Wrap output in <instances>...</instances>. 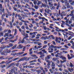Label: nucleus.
<instances>
[{
  "instance_id": "nucleus-12",
  "label": "nucleus",
  "mask_w": 74,
  "mask_h": 74,
  "mask_svg": "<svg viewBox=\"0 0 74 74\" xmlns=\"http://www.w3.org/2000/svg\"><path fill=\"white\" fill-rule=\"evenodd\" d=\"M74 57V56H68V58L69 60L71 59H72V58H73Z\"/></svg>"
},
{
  "instance_id": "nucleus-47",
  "label": "nucleus",
  "mask_w": 74,
  "mask_h": 74,
  "mask_svg": "<svg viewBox=\"0 0 74 74\" xmlns=\"http://www.w3.org/2000/svg\"><path fill=\"white\" fill-rule=\"evenodd\" d=\"M42 52H43V53H46L47 52V51H45V49H43L42 50Z\"/></svg>"
},
{
  "instance_id": "nucleus-17",
  "label": "nucleus",
  "mask_w": 74,
  "mask_h": 74,
  "mask_svg": "<svg viewBox=\"0 0 74 74\" xmlns=\"http://www.w3.org/2000/svg\"><path fill=\"white\" fill-rule=\"evenodd\" d=\"M32 41H40V42H41V40H40V39H38V40H36V39H33V40H32Z\"/></svg>"
},
{
  "instance_id": "nucleus-1",
  "label": "nucleus",
  "mask_w": 74,
  "mask_h": 74,
  "mask_svg": "<svg viewBox=\"0 0 74 74\" xmlns=\"http://www.w3.org/2000/svg\"><path fill=\"white\" fill-rule=\"evenodd\" d=\"M24 53V52H20L18 53H11V55H13V56H15L16 55H22V54Z\"/></svg>"
},
{
  "instance_id": "nucleus-62",
  "label": "nucleus",
  "mask_w": 74,
  "mask_h": 74,
  "mask_svg": "<svg viewBox=\"0 0 74 74\" xmlns=\"http://www.w3.org/2000/svg\"><path fill=\"white\" fill-rule=\"evenodd\" d=\"M41 48H42V46H38V47L36 48V49H38Z\"/></svg>"
},
{
  "instance_id": "nucleus-18",
  "label": "nucleus",
  "mask_w": 74,
  "mask_h": 74,
  "mask_svg": "<svg viewBox=\"0 0 74 74\" xmlns=\"http://www.w3.org/2000/svg\"><path fill=\"white\" fill-rule=\"evenodd\" d=\"M26 58H22L20 59L19 60V61L20 62V61H22V60H26Z\"/></svg>"
},
{
  "instance_id": "nucleus-14",
  "label": "nucleus",
  "mask_w": 74,
  "mask_h": 74,
  "mask_svg": "<svg viewBox=\"0 0 74 74\" xmlns=\"http://www.w3.org/2000/svg\"><path fill=\"white\" fill-rule=\"evenodd\" d=\"M23 47V46L21 45H19L17 47L18 49H22Z\"/></svg>"
},
{
  "instance_id": "nucleus-38",
  "label": "nucleus",
  "mask_w": 74,
  "mask_h": 74,
  "mask_svg": "<svg viewBox=\"0 0 74 74\" xmlns=\"http://www.w3.org/2000/svg\"><path fill=\"white\" fill-rule=\"evenodd\" d=\"M15 40H10V42H15Z\"/></svg>"
},
{
  "instance_id": "nucleus-52",
  "label": "nucleus",
  "mask_w": 74,
  "mask_h": 74,
  "mask_svg": "<svg viewBox=\"0 0 74 74\" xmlns=\"http://www.w3.org/2000/svg\"><path fill=\"white\" fill-rule=\"evenodd\" d=\"M57 60V58H53V60L54 62H55V61H56V60Z\"/></svg>"
},
{
  "instance_id": "nucleus-11",
  "label": "nucleus",
  "mask_w": 74,
  "mask_h": 74,
  "mask_svg": "<svg viewBox=\"0 0 74 74\" xmlns=\"http://www.w3.org/2000/svg\"><path fill=\"white\" fill-rule=\"evenodd\" d=\"M67 7L68 8H69L71 10H73V7L69 5L67 6Z\"/></svg>"
},
{
  "instance_id": "nucleus-42",
  "label": "nucleus",
  "mask_w": 74,
  "mask_h": 74,
  "mask_svg": "<svg viewBox=\"0 0 74 74\" xmlns=\"http://www.w3.org/2000/svg\"><path fill=\"white\" fill-rule=\"evenodd\" d=\"M40 12L41 13H42V12H43V9H40L39 10Z\"/></svg>"
},
{
  "instance_id": "nucleus-22",
  "label": "nucleus",
  "mask_w": 74,
  "mask_h": 74,
  "mask_svg": "<svg viewBox=\"0 0 74 74\" xmlns=\"http://www.w3.org/2000/svg\"><path fill=\"white\" fill-rule=\"evenodd\" d=\"M36 72H37L38 74H40V73H41V71L40 70H39L36 71Z\"/></svg>"
},
{
  "instance_id": "nucleus-63",
  "label": "nucleus",
  "mask_w": 74,
  "mask_h": 74,
  "mask_svg": "<svg viewBox=\"0 0 74 74\" xmlns=\"http://www.w3.org/2000/svg\"><path fill=\"white\" fill-rule=\"evenodd\" d=\"M19 58H15L13 60V61H15V60H18V59Z\"/></svg>"
},
{
  "instance_id": "nucleus-25",
  "label": "nucleus",
  "mask_w": 74,
  "mask_h": 74,
  "mask_svg": "<svg viewBox=\"0 0 74 74\" xmlns=\"http://www.w3.org/2000/svg\"><path fill=\"white\" fill-rule=\"evenodd\" d=\"M1 49H4L5 48V45H2L1 46Z\"/></svg>"
},
{
  "instance_id": "nucleus-46",
  "label": "nucleus",
  "mask_w": 74,
  "mask_h": 74,
  "mask_svg": "<svg viewBox=\"0 0 74 74\" xmlns=\"http://www.w3.org/2000/svg\"><path fill=\"white\" fill-rule=\"evenodd\" d=\"M69 28H68V29L70 30H72V28H71V27L70 25L69 26Z\"/></svg>"
},
{
  "instance_id": "nucleus-13",
  "label": "nucleus",
  "mask_w": 74,
  "mask_h": 74,
  "mask_svg": "<svg viewBox=\"0 0 74 74\" xmlns=\"http://www.w3.org/2000/svg\"><path fill=\"white\" fill-rule=\"evenodd\" d=\"M5 50L1 53V55H7V53L5 52Z\"/></svg>"
},
{
  "instance_id": "nucleus-58",
  "label": "nucleus",
  "mask_w": 74,
  "mask_h": 74,
  "mask_svg": "<svg viewBox=\"0 0 74 74\" xmlns=\"http://www.w3.org/2000/svg\"><path fill=\"white\" fill-rule=\"evenodd\" d=\"M72 38V37H71V36H70L68 38V40H70Z\"/></svg>"
},
{
  "instance_id": "nucleus-7",
  "label": "nucleus",
  "mask_w": 74,
  "mask_h": 74,
  "mask_svg": "<svg viewBox=\"0 0 74 74\" xmlns=\"http://www.w3.org/2000/svg\"><path fill=\"white\" fill-rule=\"evenodd\" d=\"M5 52L6 53H8L11 52V50H8V49H5Z\"/></svg>"
},
{
  "instance_id": "nucleus-56",
  "label": "nucleus",
  "mask_w": 74,
  "mask_h": 74,
  "mask_svg": "<svg viewBox=\"0 0 74 74\" xmlns=\"http://www.w3.org/2000/svg\"><path fill=\"white\" fill-rule=\"evenodd\" d=\"M58 39H59V38H57V37H56V41L57 42H58Z\"/></svg>"
},
{
  "instance_id": "nucleus-45",
  "label": "nucleus",
  "mask_w": 74,
  "mask_h": 74,
  "mask_svg": "<svg viewBox=\"0 0 74 74\" xmlns=\"http://www.w3.org/2000/svg\"><path fill=\"white\" fill-rule=\"evenodd\" d=\"M51 12V10H49V9H48L47 10V14H49V12Z\"/></svg>"
},
{
  "instance_id": "nucleus-4",
  "label": "nucleus",
  "mask_w": 74,
  "mask_h": 74,
  "mask_svg": "<svg viewBox=\"0 0 74 74\" xmlns=\"http://www.w3.org/2000/svg\"><path fill=\"white\" fill-rule=\"evenodd\" d=\"M69 15L71 16H72L70 18V21H72V20L74 21V14L71 13L69 14Z\"/></svg>"
},
{
  "instance_id": "nucleus-36",
  "label": "nucleus",
  "mask_w": 74,
  "mask_h": 74,
  "mask_svg": "<svg viewBox=\"0 0 74 74\" xmlns=\"http://www.w3.org/2000/svg\"><path fill=\"white\" fill-rule=\"evenodd\" d=\"M7 58V57L4 58H3V57H0V59H6Z\"/></svg>"
},
{
  "instance_id": "nucleus-43",
  "label": "nucleus",
  "mask_w": 74,
  "mask_h": 74,
  "mask_svg": "<svg viewBox=\"0 0 74 74\" xmlns=\"http://www.w3.org/2000/svg\"><path fill=\"white\" fill-rule=\"evenodd\" d=\"M23 10L24 11H25V12H29V11L26 9H24Z\"/></svg>"
},
{
  "instance_id": "nucleus-21",
  "label": "nucleus",
  "mask_w": 74,
  "mask_h": 74,
  "mask_svg": "<svg viewBox=\"0 0 74 74\" xmlns=\"http://www.w3.org/2000/svg\"><path fill=\"white\" fill-rule=\"evenodd\" d=\"M47 68L48 69H49V68H50V66H51V64L50 63H48V64H47Z\"/></svg>"
},
{
  "instance_id": "nucleus-3",
  "label": "nucleus",
  "mask_w": 74,
  "mask_h": 74,
  "mask_svg": "<svg viewBox=\"0 0 74 74\" xmlns=\"http://www.w3.org/2000/svg\"><path fill=\"white\" fill-rule=\"evenodd\" d=\"M51 48H57V49H60L61 48H62V46H53V45H51Z\"/></svg>"
},
{
  "instance_id": "nucleus-34",
  "label": "nucleus",
  "mask_w": 74,
  "mask_h": 74,
  "mask_svg": "<svg viewBox=\"0 0 74 74\" xmlns=\"http://www.w3.org/2000/svg\"><path fill=\"white\" fill-rule=\"evenodd\" d=\"M37 45H39V46H41L42 45V44L41 43L38 42L37 44Z\"/></svg>"
},
{
  "instance_id": "nucleus-37",
  "label": "nucleus",
  "mask_w": 74,
  "mask_h": 74,
  "mask_svg": "<svg viewBox=\"0 0 74 74\" xmlns=\"http://www.w3.org/2000/svg\"><path fill=\"white\" fill-rule=\"evenodd\" d=\"M59 32H64V30H63L62 29H59Z\"/></svg>"
},
{
  "instance_id": "nucleus-39",
  "label": "nucleus",
  "mask_w": 74,
  "mask_h": 74,
  "mask_svg": "<svg viewBox=\"0 0 74 74\" xmlns=\"http://www.w3.org/2000/svg\"><path fill=\"white\" fill-rule=\"evenodd\" d=\"M70 65L71 67H73V64H72V63H71V62H70Z\"/></svg>"
},
{
  "instance_id": "nucleus-54",
  "label": "nucleus",
  "mask_w": 74,
  "mask_h": 74,
  "mask_svg": "<svg viewBox=\"0 0 74 74\" xmlns=\"http://www.w3.org/2000/svg\"><path fill=\"white\" fill-rule=\"evenodd\" d=\"M62 66H63V65H61V64H60L58 66V67H60V68H62Z\"/></svg>"
},
{
  "instance_id": "nucleus-9",
  "label": "nucleus",
  "mask_w": 74,
  "mask_h": 74,
  "mask_svg": "<svg viewBox=\"0 0 74 74\" xmlns=\"http://www.w3.org/2000/svg\"><path fill=\"white\" fill-rule=\"evenodd\" d=\"M68 34H69V33L68 32H64L63 33V35H64V36H66V38L68 37V36H67V35Z\"/></svg>"
},
{
  "instance_id": "nucleus-24",
  "label": "nucleus",
  "mask_w": 74,
  "mask_h": 74,
  "mask_svg": "<svg viewBox=\"0 0 74 74\" xmlns=\"http://www.w3.org/2000/svg\"><path fill=\"white\" fill-rule=\"evenodd\" d=\"M25 36L24 37V38L25 39H26V38H28L29 37V36H28V34H25Z\"/></svg>"
},
{
  "instance_id": "nucleus-26",
  "label": "nucleus",
  "mask_w": 74,
  "mask_h": 74,
  "mask_svg": "<svg viewBox=\"0 0 74 74\" xmlns=\"http://www.w3.org/2000/svg\"><path fill=\"white\" fill-rule=\"evenodd\" d=\"M49 5H51L52 6H53V5L52 3V2H49Z\"/></svg>"
},
{
  "instance_id": "nucleus-20",
  "label": "nucleus",
  "mask_w": 74,
  "mask_h": 74,
  "mask_svg": "<svg viewBox=\"0 0 74 74\" xmlns=\"http://www.w3.org/2000/svg\"><path fill=\"white\" fill-rule=\"evenodd\" d=\"M8 6V7L9 10H11V7L9 5V3H8L7 4Z\"/></svg>"
},
{
  "instance_id": "nucleus-19",
  "label": "nucleus",
  "mask_w": 74,
  "mask_h": 74,
  "mask_svg": "<svg viewBox=\"0 0 74 74\" xmlns=\"http://www.w3.org/2000/svg\"><path fill=\"white\" fill-rule=\"evenodd\" d=\"M8 34H9L8 33H5L4 36V37H8Z\"/></svg>"
},
{
  "instance_id": "nucleus-2",
  "label": "nucleus",
  "mask_w": 74,
  "mask_h": 74,
  "mask_svg": "<svg viewBox=\"0 0 74 74\" xmlns=\"http://www.w3.org/2000/svg\"><path fill=\"white\" fill-rule=\"evenodd\" d=\"M2 8H3V6H2V4H0V11H1L0 14L1 15H2V12H4V8H3L2 9Z\"/></svg>"
},
{
  "instance_id": "nucleus-53",
  "label": "nucleus",
  "mask_w": 74,
  "mask_h": 74,
  "mask_svg": "<svg viewBox=\"0 0 74 74\" xmlns=\"http://www.w3.org/2000/svg\"><path fill=\"white\" fill-rule=\"evenodd\" d=\"M43 29L45 30H47V28L46 26H43Z\"/></svg>"
},
{
  "instance_id": "nucleus-6",
  "label": "nucleus",
  "mask_w": 74,
  "mask_h": 74,
  "mask_svg": "<svg viewBox=\"0 0 74 74\" xmlns=\"http://www.w3.org/2000/svg\"><path fill=\"white\" fill-rule=\"evenodd\" d=\"M64 3L65 6H67L69 5V3H68V1L67 0H64Z\"/></svg>"
},
{
  "instance_id": "nucleus-49",
  "label": "nucleus",
  "mask_w": 74,
  "mask_h": 74,
  "mask_svg": "<svg viewBox=\"0 0 74 74\" xmlns=\"http://www.w3.org/2000/svg\"><path fill=\"white\" fill-rule=\"evenodd\" d=\"M4 14L5 15H5L6 16V18H8V14H7V13H4Z\"/></svg>"
},
{
  "instance_id": "nucleus-55",
  "label": "nucleus",
  "mask_w": 74,
  "mask_h": 74,
  "mask_svg": "<svg viewBox=\"0 0 74 74\" xmlns=\"http://www.w3.org/2000/svg\"><path fill=\"white\" fill-rule=\"evenodd\" d=\"M14 17L13 16L12 18V23H13V22H14Z\"/></svg>"
},
{
  "instance_id": "nucleus-51",
  "label": "nucleus",
  "mask_w": 74,
  "mask_h": 74,
  "mask_svg": "<svg viewBox=\"0 0 74 74\" xmlns=\"http://www.w3.org/2000/svg\"><path fill=\"white\" fill-rule=\"evenodd\" d=\"M24 2L25 3H29V0H24Z\"/></svg>"
},
{
  "instance_id": "nucleus-23",
  "label": "nucleus",
  "mask_w": 74,
  "mask_h": 74,
  "mask_svg": "<svg viewBox=\"0 0 74 74\" xmlns=\"http://www.w3.org/2000/svg\"><path fill=\"white\" fill-rule=\"evenodd\" d=\"M34 67V66H28V68H29V69H33Z\"/></svg>"
},
{
  "instance_id": "nucleus-48",
  "label": "nucleus",
  "mask_w": 74,
  "mask_h": 74,
  "mask_svg": "<svg viewBox=\"0 0 74 74\" xmlns=\"http://www.w3.org/2000/svg\"><path fill=\"white\" fill-rule=\"evenodd\" d=\"M63 71L65 73H69V71L67 70L66 69H64V70Z\"/></svg>"
},
{
  "instance_id": "nucleus-31",
  "label": "nucleus",
  "mask_w": 74,
  "mask_h": 74,
  "mask_svg": "<svg viewBox=\"0 0 74 74\" xmlns=\"http://www.w3.org/2000/svg\"><path fill=\"white\" fill-rule=\"evenodd\" d=\"M21 34L23 36H25V33L24 32H21Z\"/></svg>"
},
{
  "instance_id": "nucleus-10",
  "label": "nucleus",
  "mask_w": 74,
  "mask_h": 74,
  "mask_svg": "<svg viewBox=\"0 0 74 74\" xmlns=\"http://www.w3.org/2000/svg\"><path fill=\"white\" fill-rule=\"evenodd\" d=\"M48 50L49 51L48 52L49 53H52V52H53V49H50L48 48Z\"/></svg>"
},
{
  "instance_id": "nucleus-32",
  "label": "nucleus",
  "mask_w": 74,
  "mask_h": 74,
  "mask_svg": "<svg viewBox=\"0 0 74 74\" xmlns=\"http://www.w3.org/2000/svg\"><path fill=\"white\" fill-rule=\"evenodd\" d=\"M29 25H29V27L30 28H32L33 27V24H32L31 23H29Z\"/></svg>"
},
{
  "instance_id": "nucleus-29",
  "label": "nucleus",
  "mask_w": 74,
  "mask_h": 74,
  "mask_svg": "<svg viewBox=\"0 0 74 74\" xmlns=\"http://www.w3.org/2000/svg\"><path fill=\"white\" fill-rule=\"evenodd\" d=\"M34 3L35 5H37V1L36 0L34 1Z\"/></svg>"
},
{
  "instance_id": "nucleus-8",
  "label": "nucleus",
  "mask_w": 74,
  "mask_h": 74,
  "mask_svg": "<svg viewBox=\"0 0 74 74\" xmlns=\"http://www.w3.org/2000/svg\"><path fill=\"white\" fill-rule=\"evenodd\" d=\"M60 58H62V60H66V58L62 56H61L60 57Z\"/></svg>"
},
{
  "instance_id": "nucleus-28",
  "label": "nucleus",
  "mask_w": 74,
  "mask_h": 74,
  "mask_svg": "<svg viewBox=\"0 0 74 74\" xmlns=\"http://www.w3.org/2000/svg\"><path fill=\"white\" fill-rule=\"evenodd\" d=\"M51 66H55V62H52Z\"/></svg>"
},
{
  "instance_id": "nucleus-50",
  "label": "nucleus",
  "mask_w": 74,
  "mask_h": 74,
  "mask_svg": "<svg viewBox=\"0 0 74 74\" xmlns=\"http://www.w3.org/2000/svg\"><path fill=\"white\" fill-rule=\"evenodd\" d=\"M5 66H6L5 65H2L1 68L2 69H3V68H4V67H5Z\"/></svg>"
},
{
  "instance_id": "nucleus-60",
  "label": "nucleus",
  "mask_w": 74,
  "mask_h": 74,
  "mask_svg": "<svg viewBox=\"0 0 74 74\" xmlns=\"http://www.w3.org/2000/svg\"><path fill=\"white\" fill-rule=\"evenodd\" d=\"M8 15H10V16H11V15H12V14H11V12H8Z\"/></svg>"
},
{
  "instance_id": "nucleus-16",
  "label": "nucleus",
  "mask_w": 74,
  "mask_h": 74,
  "mask_svg": "<svg viewBox=\"0 0 74 74\" xmlns=\"http://www.w3.org/2000/svg\"><path fill=\"white\" fill-rule=\"evenodd\" d=\"M68 70L70 72H72L73 71H74V69L73 68H72L71 69H70V68H68Z\"/></svg>"
},
{
  "instance_id": "nucleus-57",
  "label": "nucleus",
  "mask_w": 74,
  "mask_h": 74,
  "mask_svg": "<svg viewBox=\"0 0 74 74\" xmlns=\"http://www.w3.org/2000/svg\"><path fill=\"white\" fill-rule=\"evenodd\" d=\"M41 1H38V5H39L40 4H41Z\"/></svg>"
},
{
  "instance_id": "nucleus-27",
  "label": "nucleus",
  "mask_w": 74,
  "mask_h": 74,
  "mask_svg": "<svg viewBox=\"0 0 74 74\" xmlns=\"http://www.w3.org/2000/svg\"><path fill=\"white\" fill-rule=\"evenodd\" d=\"M5 16V15L4 14H3L1 17V18L2 20H3L4 19V17Z\"/></svg>"
},
{
  "instance_id": "nucleus-41",
  "label": "nucleus",
  "mask_w": 74,
  "mask_h": 74,
  "mask_svg": "<svg viewBox=\"0 0 74 74\" xmlns=\"http://www.w3.org/2000/svg\"><path fill=\"white\" fill-rule=\"evenodd\" d=\"M67 62V60H64L62 61L60 60V62L62 63H63L64 62Z\"/></svg>"
},
{
  "instance_id": "nucleus-64",
  "label": "nucleus",
  "mask_w": 74,
  "mask_h": 74,
  "mask_svg": "<svg viewBox=\"0 0 74 74\" xmlns=\"http://www.w3.org/2000/svg\"><path fill=\"white\" fill-rule=\"evenodd\" d=\"M3 33L2 32L0 33V37H1V36H3Z\"/></svg>"
},
{
  "instance_id": "nucleus-5",
  "label": "nucleus",
  "mask_w": 74,
  "mask_h": 74,
  "mask_svg": "<svg viewBox=\"0 0 74 74\" xmlns=\"http://www.w3.org/2000/svg\"><path fill=\"white\" fill-rule=\"evenodd\" d=\"M34 53H36L37 54H40L41 56H42V55H43V53H42L41 51H40V52H38L37 51H34Z\"/></svg>"
},
{
  "instance_id": "nucleus-35",
  "label": "nucleus",
  "mask_w": 74,
  "mask_h": 74,
  "mask_svg": "<svg viewBox=\"0 0 74 74\" xmlns=\"http://www.w3.org/2000/svg\"><path fill=\"white\" fill-rule=\"evenodd\" d=\"M9 46L10 47H12L13 46V44L12 43H10L9 44Z\"/></svg>"
},
{
  "instance_id": "nucleus-33",
  "label": "nucleus",
  "mask_w": 74,
  "mask_h": 74,
  "mask_svg": "<svg viewBox=\"0 0 74 74\" xmlns=\"http://www.w3.org/2000/svg\"><path fill=\"white\" fill-rule=\"evenodd\" d=\"M16 47V45H15L13 47H12V49H15V48Z\"/></svg>"
},
{
  "instance_id": "nucleus-61",
  "label": "nucleus",
  "mask_w": 74,
  "mask_h": 74,
  "mask_svg": "<svg viewBox=\"0 0 74 74\" xmlns=\"http://www.w3.org/2000/svg\"><path fill=\"white\" fill-rule=\"evenodd\" d=\"M62 52L63 53H68V52L67 51H63Z\"/></svg>"
},
{
  "instance_id": "nucleus-44",
  "label": "nucleus",
  "mask_w": 74,
  "mask_h": 74,
  "mask_svg": "<svg viewBox=\"0 0 74 74\" xmlns=\"http://www.w3.org/2000/svg\"><path fill=\"white\" fill-rule=\"evenodd\" d=\"M33 62H36V60H34L31 61L29 62V63H33Z\"/></svg>"
},
{
  "instance_id": "nucleus-15",
  "label": "nucleus",
  "mask_w": 74,
  "mask_h": 74,
  "mask_svg": "<svg viewBox=\"0 0 74 74\" xmlns=\"http://www.w3.org/2000/svg\"><path fill=\"white\" fill-rule=\"evenodd\" d=\"M21 22H23L24 23H29V21H24L23 19H22L21 20Z\"/></svg>"
},
{
  "instance_id": "nucleus-30",
  "label": "nucleus",
  "mask_w": 74,
  "mask_h": 74,
  "mask_svg": "<svg viewBox=\"0 0 74 74\" xmlns=\"http://www.w3.org/2000/svg\"><path fill=\"white\" fill-rule=\"evenodd\" d=\"M17 33V30H16V29H14V35H16V34Z\"/></svg>"
},
{
  "instance_id": "nucleus-59",
  "label": "nucleus",
  "mask_w": 74,
  "mask_h": 74,
  "mask_svg": "<svg viewBox=\"0 0 74 74\" xmlns=\"http://www.w3.org/2000/svg\"><path fill=\"white\" fill-rule=\"evenodd\" d=\"M47 39H48V36H47L44 37V40H47Z\"/></svg>"
},
{
  "instance_id": "nucleus-40",
  "label": "nucleus",
  "mask_w": 74,
  "mask_h": 74,
  "mask_svg": "<svg viewBox=\"0 0 74 74\" xmlns=\"http://www.w3.org/2000/svg\"><path fill=\"white\" fill-rule=\"evenodd\" d=\"M34 8L36 9V10H37L38 8V6L37 5H36L34 6Z\"/></svg>"
}]
</instances>
